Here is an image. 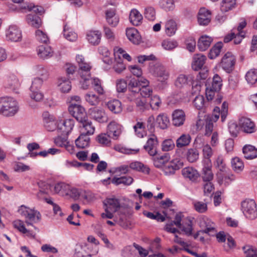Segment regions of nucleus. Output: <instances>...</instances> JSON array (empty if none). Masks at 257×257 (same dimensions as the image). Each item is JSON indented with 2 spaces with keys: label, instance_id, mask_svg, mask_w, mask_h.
<instances>
[{
  "label": "nucleus",
  "instance_id": "obj_36",
  "mask_svg": "<svg viewBox=\"0 0 257 257\" xmlns=\"http://www.w3.org/2000/svg\"><path fill=\"white\" fill-rule=\"evenodd\" d=\"M213 152L210 146L206 144L202 147L203 159L202 163H212L211 157L213 156Z\"/></svg>",
  "mask_w": 257,
  "mask_h": 257
},
{
  "label": "nucleus",
  "instance_id": "obj_64",
  "mask_svg": "<svg viewBox=\"0 0 257 257\" xmlns=\"http://www.w3.org/2000/svg\"><path fill=\"white\" fill-rule=\"evenodd\" d=\"M82 190L76 188L70 187L69 189L67 195H69L71 198L75 200L79 199V197L82 194Z\"/></svg>",
  "mask_w": 257,
  "mask_h": 257
},
{
  "label": "nucleus",
  "instance_id": "obj_32",
  "mask_svg": "<svg viewBox=\"0 0 257 257\" xmlns=\"http://www.w3.org/2000/svg\"><path fill=\"white\" fill-rule=\"evenodd\" d=\"M231 167L234 172L240 173L243 170L244 165L241 159L236 157L231 159Z\"/></svg>",
  "mask_w": 257,
  "mask_h": 257
},
{
  "label": "nucleus",
  "instance_id": "obj_37",
  "mask_svg": "<svg viewBox=\"0 0 257 257\" xmlns=\"http://www.w3.org/2000/svg\"><path fill=\"white\" fill-rule=\"evenodd\" d=\"M156 124L161 129L167 128L170 124L169 118L165 113L159 114L156 119Z\"/></svg>",
  "mask_w": 257,
  "mask_h": 257
},
{
  "label": "nucleus",
  "instance_id": "obj_23",
  "mask_svg": "<svg viewBox=\"0 0 257 257\" xmlns=\"http://www.w3.org/2000/svg\"><path fill=\"white\" fill-rule=\"evenodd\" d=\"M202 178L205 182H210L213 178V174L211 170L212 163H202Z\"/></svg>",
  "mask_w": 257,
  "mask_h": 257
},
{
  "label": "nucleus",
  "instance_id": "obj_51",
  "mask_svg": "<svg viewBox=\"0 0 257 257\" xmlns=\"http://www.w3.org/2000/svg\"><path fill=\"white\" fill-rule=\"evenodd\" d=\"M160 7L166 11H172L175 7L174 0H160Z\"/></svg>",
  "mask_w": 257,
  "mask_h": 257
},
{
  "label": "nucleus",
  "instance_id": "obj_63",
  "mask_svg": "<svg viewBox=\"0 0 257 257\" xmlns=\"http://www.w3.org/2000/svg\"><path fill=\"white\" fill-rule=\"evenodd\" d=\"M228 128L232 137H236L239 133V128L237 123L234 121H231L228 122Z\"/></svg>",
  "mask_w": 257,
  "mask_h": 257
},
{
  "label": "nucleus",
  "instance_id": "obj_8",
  "mask_svg": "<svg viewBox=\"0 0 257 257\" xmlns=\"http://www.w3.org/2000/svg\"><path fill=\"white\" fill-rule=\"evenodd\" d=\"M76 60L78 64V73L81 78H83L84 76L90 77L91 66L90 63L86 62L84 57L81 55L76 56Z\"/></svg>",
  "mask_w": 257,
  "mask_h": 257
},
{
  "label": "nucleus",
  "instance_id": "obj_50",
  "mask_svg": "<svg viewBox=\"0 0 257 257\" xmlns=\"http://www.w3.org/2000/svg\"><path fill=\"white\" fill-rule=\"evenodd\" d=\"M137 109L138 111L143 112L149 108V105L146 100V98L140 96L135 101Z\"/></svg>",
  "mask_w": 257,
  "mask_h": 257
},
{
  "label": "nucleus",
  "instance_id": "obj_24",
  "mask_svg": "<svg viewBox=\"0 0 257 257\" xmlns=\"http://www.w3.org/2000/svg\"><path fill=\"white\" fill-rule=\"evenodd\" d=\"M45 126L49 131H53L57 128V123L55 121V117L49 114L47 112L43 114Z\"/></svg>",
  "mask_w": 257,
  "mask_h": 257
},
{
  "label": "nucleus",
  "instance_id": "obj_54",
  "mask_svg": "<svg viewBox=\"0 0 257 257\" xmlns=\"http://www.w3.org/2000/svg\"><path fill=\"white\" fill-rule=\"evenodd\" d=\"M222 47V43L221 42L217 43L210 50L208 53V57L213 59L217 57L220 52Z\"/></svg>",
  "mask_w": 257,
  "mask_h": 257
},
{
  "label": "nucleus",
  "instance_id": "obj_13",
  "mask_svg": "<svg viewBox=\"0 0 257 257\" xmlns=\"http://www.w3.org/2000/svg\"><path fill=\"white\" fill-rule=\"evenodd\" d=\"M239 125L241 130L246 133L251 134L256 131L254 122L247 117H241L239 120Z\"/></svg>",
  "mask_w": 257,
  "mask_h": 257
},
{
  "label": "nucleus",
  "instance_id": "obj_46",
  "mask_svg": "<svg viewBox=\"0 0 257 257\" xmlns=\"http://www.w3.org/2000/svg\"><path fill=\"white\" fill-rule=\"evenodd\" d=\"M86 101L90 105L96 106L99 104L100 98L98 96L92 92L86 93L84 96Z\"/></svg>",
  "mask_w": 257,
  "mask_h": 257
},
{
  "label": "nucleus",
  "instance_id": "obj_35",
  "mask_svg": "<svg viewBox=\"0 0 257 257\" xmlns=\"http://www.w3.org/2000/svg\"><path fill=\"white\" fill-rule=\"evenodd\" d=\"M212 39L211 37L207 36H201L198 42V47L199 49L201 51L207 50L210 46Z\"/></svg>",
  "mask_w": 257,
  "mask_h": 257
},
{
  "label": "nucleus",
  "instance_id": "obj_17",
  "mask_svg": "<svg viewBox=\"0 0 257 257\" xmlns=\"http://www.w3.org/2000/svg\"><path fill=\"white\" fill-rule=\"evenodd\" d=\"M201 224L202 225L204 226L205 228L202 230L203 232L211 236L215 235L217 232L216 225L210 219L207 217L203 218L201 221Z\"/></svg>",
  "mask_w": 257,
  "mask_h": 257
},
{
  "label": "nucleus",
  "instance_id": "obj_59",
  "mask_svg": "<svg viewBox=\"0 0 257 257\" xmlns=\"http://www.w3.org/2000/svg\"><path fill=\"white\" fill-rule=\"evenodd\" d=\"M195 210L199 213H204L207 210V205L201 201H194L193 203Z\"/></svg>",
  "mask_w": 257,
  "mask_h": 257
},
{
  "label": "nucleus",
  "instance_id": "obj_49",
  "mask_svg": "<svg viewBox=\"0 0 257 257\" xmlns=\"http://www.w3.org/2000/svg\"><path fill=\"white\" fill-rule=\"evenodd\" d=\"M136 135L139 138H143L146 135L145 124L143 122L138 121L134 126Z\"/></svg>",
  "mask_w": 257,
  "mask_h": 257
},
{
  "label": "nucleus",
  "instance_id": "obj_11",
  "mask_svg": "<svg viewBox=\"0 0 257 257\" xmlns=\"http://www.w3.org/2000/svg\"><path fill=\"white\" fill-rule=\"evenodd\" d=\"M88 113L91 118L100 123L106 122L108 121V117L102 108L94 107L90 108Z\"/></svg>",
  "mask_w": 257,
  "mask_h": 257
},
{
  "label": "nucleus",
  "instance_id": "obj_2",
  "mask_svg": "<svg viewBox=\"0 0 257 257\" xmlns=\"http://www.w3.org/2000/svg\"><path fill=\"white\" fill-rule=\"evenodd\" d=\"M150 71L154 76L158 78V81L160 82L158 84L159 89L165 88L170 75L167 69L161 63H156L150 66Z\"/></svg>",
  "mask_w": 257,
  "mask_h": 257
},
{
  "label": "nucleus",
  "instance_id": "obj_6",
  "mask_svg": "<svg viewBox=\"0 0 257 257\" xmlns=\"http://www.w3.org/2000/svg\"><path fill=\"white\" fill-rule=\"evenodd\" d=\"M4 87L8 90L18 93L21 87V81L15 75L11 74L6 77Z\"/></svg>",
  "mask_w": 257,
  "mask_h": 257
},
{
  "label": "nucleus",
  "instance_id": "obj_16",
  "mask_svg": "<svg viewBox=\"0 0 257 257\" xmlns=\"http://www.w3.org/2000/svg\"><path fill=\"white\" fill-rule=\"evenodd\" d=\"M103 204L105 211L110 210L116 212L120 207L119 200L115 197L106 198Z\"/></svg>",
  "mask_w": 257,
  "mask_h": 257
},
{
  "label": "nucleus",
  "instance_id": "obj_42",
  "mask_svg": "<svg viewBox=\"0 0 257 257\" xmlns=\"http://www.w3.org/2000/svg\"><path fill=\"white\" fill-rule=\"evenodd\" d=\"M170 159V156L168 154H165L159 157H156L153 158L154 166L158 168L163 167Z\"/></svg>",
  "mask_w": 257,
  "mask_h": 257
},
{
  "label": "nucleus",
  "instance_id": "obj_48",
  "mask_svg": "<svg viewBox=\"0 0 257 257\" xmlns=\"http://www.w3.org/2000/svg\"><path fill=\"white\" fill-rule=\"evenodd\" d=\"M63 35L69 41L74 42L77 39V35L70 29L66 25H64L63 29Z\"/></svg>",
  "mask_w": 257,
  "mask_h": 257
},
{
  "label": "nucleus",
  "instance_id": "obj_41",
  "mask_svg": "<svg viewBox=\"0 0 257 257\" xmlns=\"http://www.w3.org/2000/svg\"><path fill=\"white\" fill-rule=\"evenodd\" d=\"M108 108L114 113H118L122 110L121 103L120 101L114 99L108 101L107 103Z\"/></svg>",
  "mask_w": 257,
  "mask_h": 257
},
{
  "label": "nucleus",
  "instance_id": "obj_29",
  "mask_svg": "<svg viewBox=\"0 0 257 257\" xmlns=\"http://www.w3.org/2000/svg\"><path fill=\"white\" fill-rule=\"evenodd\" d=\"M38 55L42 59H47L53 55V51L50 46H39L37 49Z\"/></svg>",
  "mask_w": 257,
  "mask_h": 257
},
{
  "label": "nucleus",
  "instance_id": "obj_52",
  "mask_svg": "<svg viewBox=\"0 0 257 257\" xmlns=\"http://www.w3.org/2000/svg\"><path fill=\"white\" fill-rule=\"evenodd\" d=\"M144 15L145 18L147 20L154 21L156 19V10L153 7H147L144 10Z\"/></svg>",
  "mask_w": 257,
  "mask_h": 257
},
{
  "label": "nucleus",
  "instance_id": "obj_7",
  "mask_svg": "<svg viewBox=\"0 0 257 257\" xmlns=\"http://www.w3.org/2000/svg\"><path fill=\"white\" fill-rule=\"evenodd\" d=\"M236 62L235 56L231 52H227L222 57L220 63L221 67L227 73H230L234 68Z\"/></svg>",
  "mask_w": 257,
  "mask_h": 257
},
{
  "label": "nucleus",
  "instance_id": "obj_31",
  "mask_svg": "<svg viewBox=\"0 0 257 257\" xmlns=\"http://www.w3.org/2000/svg\"><path fill=\"white\" fill-rule=\"evenodd\" d=\"M13 225L15 228H17L19 231L30 237H34L35 234L34 232L26 228L24 223L21 220H16L13 222Z\"/></svg>",
  "mask_w": 257,
  "mask_h": 257
},
{
  "label": "nucleus",
  "instance_id": "obj_3",
  "mask_svg": "<svg viewBox=\"0 0 257 257\" xmlns=\"http://www.w3.org/2000/svg\"><path fill=\"white\" fill-rule=\"evenodd\" d=\"M18 212L25 218V222L28 226L39 222L41 219L40 213L35 209H31L25 205H21L18 209Z\"/></svg>",
  "mask_w": 257,
  "mask_h": 257
},
{
  "label": "nucleus",
  "instance_id": "obj_10",
  "mask_svg": "<svg viewBox=\"0 0 257 257\" xmlns=\"http://www.w3.org/2000/svg\"><path fill=\"white\" fill-rule=\"evenodd\" d=\"M68 110L70 113L78 121H82L87 117L86 112L81 104L77 103L69 105Z\"/></svg>",
  "mask_w": 257,
  "mask_h": 257
},
{
  "label": "nucleus",
  "instance_id": "obj_39",
  "mask_svg": "<svg viewBox=\"0 0 257 257\" xmlns=\"http://www.w3.org/2000/svg\"><path fill=\"white\" fill-rule=\"evenodd\" d=\"M26 20L30 26L38 28L41 25V20L36 14H30L27 16Z\"/></svg>",
  "mask_w": 257,
  "mask_h": 257
},
{
  "label": "nucleus",
  "instance_id": "obj_43",
  "mask_svg": "<svg viewBox=\"0 0 257 257\" xmlns=\"http://www.w3.org/2000/svg\"><path fill=\"white\" fill-rule=\"evenodd\" d=\"M236 5V0H222L220 3V10L226 13L234 9Z\"/></svg>",
  "mask_w": 257,
  "mask_h": 257
},
{
  "label": "nucleus",
  "instance_id": "obj_9",
  "mask_svg": "<svg viewBox=\"0 0 257 257\" xmlns=\"http://www.w3.org/2000/svg\"><path fill=\"white\" fill-rule=\"evenodd\" d=\"M6 37L9 41L20 42L22 40V31L17 26L11 25L6 31Z\"/></svg>",
  "mask_w": 257,
  "mask_h": 257
},
{
  "label": "nucleus",
  "instance_id": "obj_40",
  "mask_svg": "<svg viewBox=\"0 0 257 257\" xmlns=\"http://www.w3.org/2000/svg\"><path fill=\"white\" fill-rule=\"evenodd\" d=\"M191 140V138L189 134H182L176 140V147L178 148L186 147L189 145Z\"/></svg>",
  "mask_w": 257,
  "mask_h": 257
},
{
  "label": "nucleus",
  "instance_id": "obj_58",
  "mask_svg": "<svg viewBox=\"0 0 257 257\" xmlns=\"http://www.w3.org/2000/svg\"><path fill=\"white\" fill-rule=\"evenodd\" d=\"M110 138L108 133L101 134L97 136V139L98 143L102 145L109 146L110 145Z\"/></svg>",
  "mask_w": 257,
  "mask_h": 257
},
{
  "label": "nucleus",
  "instance_id": "obj_14",
  "mask_svg": "<svg viewBox=\"0 0 257 257\" xmlns=\"http://www.w3.org/2000/svg\"><path fill=\"white\" fill-rule=\"evenodd\" d=\"M158 142L157 138L152 135L148 139L146 144L144 146V149L151 156H155L157 154V147Z\"/></svg>",
  "mask_w": 257,
  "mask_h": 257
},
{
  "label": "nucleus",
  "instance_id": "obj_44",
  "mask_svg": "<svg viewBox=\"0 0 257 257\" xmlns=\"http://www.w3.org/2000/svg\"><path fill=\"white\" fill-rule=\"evenodd\" d=\"M90 138L87 135L81 134L75 140V144L78 148H84L89 146Z\"/></svg>",
  "mask_w": 257,
  "mask_h": 257
},
{
  "label": "nucleus",
  "instance_id": "obj_53",
  "mask_svg": "<svg viewBox=\"0 0 257 257\" xmlns=\"http://www.w3.org/2000/svg\"><path fill=\"white\" fill-rule=\"evenodd\" d=\"M245 79L248 83L254 84L257 82V71L255 69L249 70L245 75Z\"/></svg>",
  "mask_w": 257,
  "mask_h": 257
},
{
  "label": "nucleus",
  "instance_id": "obj_19",
  "mask_svg": "<svg viewBox=\"0 0 257 257\" xmlns=\"http://www.w3.org/2000/svg\"><path fill=\"white\" fill-rule=\"evenodd\" d=\"M211 20V13L210 11L204 8H201L198 14V22L199 25H207Z\"/></svg>",
  "mask_w": 257,
  "mask_h": 257
},
{
  "label": "nucleus",
  "instance_id": "obj_33",
  "mask_svg": "<svg viewBox=\"0 0 257 257\" xmlns=\"http://www.w3.org/2000/svg\"><path fill=\"white\" fill-rule=\"evenodd\" d=\"M130 169L148 174L150 172L149 168L139 161L132 162L129 165Z\"/></svg>",
  "mask_w": 257,
  "mask_h": 257
},
{
  "label": "nucleus",
  "instance_id": "obj_20",
  "mask_svg": "<svg viewBox=\"0 0 257 257\" xmlns=\"http://www.w3.org/2000/svg\"><path fill=\"white\" fill-rule=\"evenodd\" d=\"M79 122L81 123L80 126L81 134L87 136L93 134L95 128L92 126V122L88 119L87 117L82 121H79Z\"/></svg>",
  "mask_w": 257,
  "mask_h": 257
},
{
  "label": "nucleus",
  "instance_id": "obj_38",
  "mask_svg": "<svg viewBox=\"0 0 257 257\" xmlns=\"http://www.w3.org/2000/svg\"><path fill=\"white\" fill-rule=\"evenodd\" d=\"M177 30V26L175 21L170 19L168 20L165 24V31L166 35L171 37L175 35Z\"/></svg>",
  "mask_w": 257,
  "mask_h": 257
},
{
  "label": "nucleus",
  "instance_id": "obj_1",
  "mask_svg": "<svg viewBox=\"0 0 257 257\" xmlns=\"http://www.w3.org/2000/svg\"><path fill=\"white\" fill-rule=\"evenodd\" d=\"M18 102L12 97L0 98V113L6 116H12L19 110Z\"/></svg>",
  "mask_w": 257,
  "mask_h": 257
},
{
  "label": "nucleus",
  "instance_id": "obj_22",
  "mask_svg": "<svg viewBox=\"0 0 257 257\" xmlns=\"http://www.w3.org/2000/svg\"><path fill=\"white\" fill-rule=\"evenodd\" d=\"M183 176L191 181L196 180L199 176L198 172L193 167H185L182 170Z\"/></svg>",
  "mask_w": 257,
  "mask_h": 257
},
{
  "label": "nucleus",
  "instance_id": "obj_45",
  "mask_svg": "<svg viewBox=\"0 0 257 257\" xmlns=\"http://www.w3.org/2000/svg\"><path fill=\"white\" fill-rule=\"evenodd\" d=\"M60 89L63 92H68L71 89V82L68 79L62 77L58 80Z\"/></svg>",
  "mask_w": 257,
  "mask_h": 257
},
{
  "label": "nucleus",
  "instance_id": "obj_57",
  "mask_svg": "<svg viewBox=\"0 0 257 257\" xmlns=\"http://www.w3.org/2000/svg\"><path fill=\"white\" fill-rule=\"evenodd\" d=\"M245 257H257V249L251 245H246L242 247Z\"/></svg>",
  "mask_w": 257,
  "mask_h": 257
},
{
  "label": "nucleus",
  "instance_id": "obj_61",
  "mask_svg": "<svg viewBox=\"0 0 257 257\" xmlns=\"http://www.w3.org/2000/svg\"><path fill=\"white\" fill-rule=\"evenodd\" d=\"M35 35L36 39L40 43L47 44L49 42L47 35L40 30L36 31Z\"/></svg>",
  "mask_w": 257,
  "mask_h": 257
},
{
  "label": "nucleus",
  "instance_id": "obj_27",
  "mask_svg": "<svg viewBox=\"0 0 257 257\" xmlns=\"http://www.w3.org/2000/svg\"><path fill=\"white\" fill-rule=\"evenodd\" d=\"M162 171L166 176H170L175 174V171L179 169L180 167L176 163L175 161L168 162L163 167Z\"/></svg>",
  "mask_w": 257,
  "mask_h": 257
},
{
  "label": "nucleus",
  "instance_id": "obj_12",
  "mask_svg": "<svg viewBox=\"0 0 257 257\" xmlns=\"http://www.w3.org/2000/svg\"><path fill=\"white\" fill-rule=\"evenodd\" d=\"M74 126V119L68 118L57 122V130L62 135L67 136L71 132Z\"/></svg>",
  "mask_w": 257,
  "mask_h": 257
},
{
  "label": "nucleus",
  "instance_id": "obj_60",
  "mask_svg": "<svg viewBox=\"0 0 257 257\" xmlns=\"http://www.w3.org/2000/svg\"><path fill=\"white\" fill-rule=\"evenodd\" d=\"M114 149L116 151H117L119 152H120L121 153H123L125 154H127V155L137 154L140 151L139 149H128V148L121 147L119 146L115 147Z\"/></svg>",
  "mask_w": 257,
  "mask_h": 257
},
{
  "label": "nucleus",
  "instance_id": "obj_21",
  "mask_svg": "<svg viewBox=\"0 0 257 257\" xmlns=\"http://www.w3.org/2000/svg\"><path fill=\"white\" fill-rule=\"evenodd\" d=\"M185 120V114L181 109H176L172 113V123L176 126H179L184 124Z\"/></svg>",
  "mask_w": 257,
  "mask_h": 257
},
{
  "label": "nucleus",
  "instance_id": "obj_56",
  "mask_svg": "<svg viewBox=\"0 0 257 257\" xmlns=\"http://www.w3.org/2000/svg\"><path fill=\"white\" fill-rule=\"evenodd\" d=\"M140 88H136V90L128 89L126 94V99L128 101H135L140 96Z\"/></svg>",
  "mask_w": 257,
  "mask_h": 257
},
{
  "label": "nucleus",
  "instance_id": "obj_55",
  "mask_svg": "<svg viewBox=\"0 0 257 257\" xmlns=\"http://www.w3.org/2000/svg\"><path fill=\"white\" fill-rule=\"evenodd\" d=\"M178 42L174 40L166 39L163 41L162 46L166 50H172L178 46Z\"/></svg>",
  "mask_w": 257,
  "mask_h": 257
},
{
  "label": "nucleus",
  "instance_id": "obj_62",
  "mask_svg": "<svg viewBox=\"0 0 257 257\" xmlns=\"http://www.w3.org/2000/svg\"><path fill=\"white\" fill-rule=\"evenodd\" d=\"M222 86V80L221 77L218 75H214L211 86H210L214 90H219L221 89Z\"/></svg>",
  "mask_w": 257,
  "mask_h": 257
},
{
  "label": "nucleus",
  "instance_id": "obj_26",
  "mask_svg": "<svg viewBox=\"0 0 257 257\" xmlns=\"http://www.w3.org/2000/svg\"><path fill=\"white\" fill-rule=\"evenodd\" d=\"M242 152L244 158L247 160L257 158V149L252 145L244 146L242 149Z\"/></svg>",
  "mask_w": 257,
  "mask_h": 257
},
{
  "label": "nucleus",
  "instance_id": "obj_30",
  "mask_svg": "<svg viewBox=\"0 0 257 257\" xmlns=\"http://www.w3.org/2000/svg\"><path fill=\"white\" fill-rule=\"evenodd\" d=\"M126 35L127 38L134 44H139L141 41V37L137 29L129 28L126 30Z\"/></svg>",
  "mask_w": 257,
  "mask_h": 257
},
{
  "label": "nucleus",
  "instance_id": "obj_34",
  "mask_svg": "<svg viewBox=\"0 0 257 257\" xmlns=\"http://www.w3.org/2000/svg\"><path fill=\"white\" fill-rule=\"evenodd\" d=\"M134 182V179L131 176H122L120 177H113L111 180V183L115 185L123 184L126 186L131 185Z\"/></svg>",
  "mask_w": 257,
  "mask_h": 257
},
{
  "label": "nucleus",
  "instance_id": "obj_47",
  "mask_svg": "<svg viewBox=\"0 0 257 257\" xmlns=\"http://www.w3.org/2000/svg\"><path fill=\"white\" fill-rule=\"evenodd\" d=\"M199 157V151L194 148H191L188 150L186 153L187 160L190 163H194L196 162Z\"/></svg>",
  "mask_w": 257,
  "mask_h": 257
},
{
  "label": "nucleus",
  "instance_id": "obj_4",
  "mask_svg": "<svg viewBox=\"0 0 257 257\" xmlns=\"http://www.w3.org/2000/svg\"><path fill=\"white\" fill-rule=\"evenodd\" d=\"M241 210L248 219L253 220L257 217V207L252 199H247L241 202Z\"/></svg>",
  "mask_w": 257,
  "mask_h": 257
},
{
  "label": "nucleus",
  "instance_id": "obj_28",
  "mask_svg": "<svg viewBox=\"0 0 257 257\" xmlns=\"http://www.w3.org/2000/svg\"><path fill=\"white\" fill-rule=\"evenodd\" d=\"M129 19L134 26H138L142 23L143 16L137 10L133 9L130 12Z\"/></svg>",
  "mask_w": 257,
  "mask_h": 257
},
{
  "label": "nucleus",
  "instance_id": "obj_25",
  "mask_svg": "<svg viewBox=\"0 0 257 257\" xmlns=\"http://www.w3.org/2000/svg\"><path fill=\"white\" fill-rule=\"evenodd\" d=\"M206 57L201 54L194 55L192 63V69L195 71H198L201 69L205 63Z\"/></svg>",
  "mask_w": 257,
  "mask_h": 257
},
{
  "label": "nucleus",
  "instance_id": "obj_5",
  "mask_svg": "<svg viewBox=\"0 0 257 257\" xmlns=\"http://www.w3.org/2000/svg\"><path fill=\"white\" fill-rule=\"evenodd\" d=\"M43 82V79L39 77L34 78L32 81V85L30 88L31 91L30 95L32 99L36 101H40L43 99V94L40 91Z\"/></svg>",
  "mask_w": 257,
  "mask_h": 257
},
{
  "label": "nucleus",
  "instance_id": "obj_15",
  "mask_svg": "<svg viewBox=\"0 0 257 257\" xmlns=\"http://www.w3.org/2000/svg\"><path fill=\"white\" fill-rule=\"evenodd\" d=\"M121 132L122 126L114 121L110 122L107 125V133L113 140H117Z\"/></svg>",
  "mask_w": 257,
  "mask_h": 257
},
{
  "label": "nucleus",
  "instance_id": "obj_18",
  "mask_svg": "<svg viewBox=\"0 0 257 257\" xmlns=\"http://www.w3.org/2000/svg\"><path fill=\"white\" fill-rule=\"evenodd\" d=\"M86 38L91 45H98L101 41V33L98 30H90L87 32Z\"/></svg>",
  "mask_w": 257,
  "mask_h": 257
}]
</instances>
